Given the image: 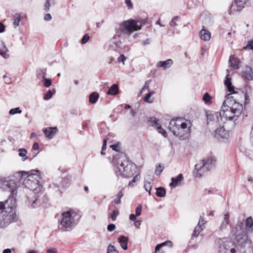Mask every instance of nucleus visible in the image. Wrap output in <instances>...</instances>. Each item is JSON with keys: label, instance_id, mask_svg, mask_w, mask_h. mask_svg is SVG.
Instances as JSON below:
<instances>
[{"label": "nucleus", "instance_id": "nucleus-1", "mask_svg": "<svg viewBox=\"0 0 253 253\" xmlns=\"http://www.w3.org/2000/svg\"><path fill=\"white\" fill-rule=\"evenodd\" d=\"M240 98L226 96L223 103L220 112L209 111L207 113V118L209 126L218 127L215 130V137L219 141L226 143L229 138V132L224 128V125L228 121L235 122L242 114L243 107L242 103L245 105L249 103V96L247 94L241 91L238 93Z\"/></svg>", "mask_w": 253, "mask_h": 253}, {"label": "nucleus", "instance_id": "nucleus-2", "mask_svg": "<svg viewBox=\"0 0 253 253\" xmlns=\"http://www.w3.org/2000/svg\"><path fill=\"white\" fill-rule=\"evenodd\" d=\"M145 19H130L123 21L116 29V34L113 37V43L118 48L122 47L121 39L126 35L129 36L133 32L141 29L142 25L146 23Z\"/></svg>", "mask_w": 253, "mask_h": 253}, {"label": "nucleus", "instance_id": "nucleus-3", "mask_svg": "<svg viewBox=\"0 0 253 253\" xmlns=\"http://www.w3.org/2000/svg\"><path fill=\"white\" fill-rule=\"evenodd\" d=\"M14 176L19 185H22L35 193H39L41 191L42 186L40 182L41 177L39 170H32L30 172L18 171L14 174Z\"/></svg>", "mask_w": 253, "mask_h": 253}, {"label": "nucleus", "instance_id": "nucleus-4", "mask_svg": "<svg viewBox=\"0 0 253 253\" xmlns=\"http://www.w3.org/2000/svg\"><path fill=\"white\" fill-rule=\"evenodd\" d=\"M113 164L117 176L130 177L135 172L136 166L128 160L126 154L120 153L114 157Z\"/></svg>", "mask_w": 253, "mask_h": 253}, {"label": "nucleus", "instance_id": "nucleus-5", "mask_svg": "<svg viewBox=\"0 0 253 253\" xmlns=\"http://www.w3.org/2000/svg\"><path fill=\"white\" fill-rule=\"evenodd\" d=\"M16 203L15 197L13 196H9L4 202H0V228H5L14 221Z\"/></svg>", "mask_w": 253, "mask_h": 253}, {"label": "nucleus", "instance_id": "nucleus-6", "mask_svg": "<svg viewBox=\"0 0 253 253\" xmlns=\"http://www.w3.org/2000/svg\"><path fill=\"white\" fill-rule=\"evenodd\" d=\"M232 234L240 246L241 253H253V244L249 239L244 227L243 223L238 222L232 229Z\"/></svg>", "mask_w": 253, "mask_h": 253}, {"label": "nucleus", "instance_id": "nucleus-7", "mask_svg": "<svg viewBox=\"0 0 253 253\" xmlns=\"http://www.w3.org/2000/svg\"><path fill=\"white\" fill-rule=\"evenodd\" d=\"M190 122L182 119L171 120L169 125V129L173 134L182 140L188 138L190 135Z\"/></svg>", "mask_w": 253, "mask_h": 253}, {"label": "nucleus", "instance_id": "nucleus-8", "mask_svg": "<svg viewBox=\"0 0 253 253\" xmlns=\"http://www.w3.org/2000/svg\"><path fill=\"white\" fill-rule=\"evenodd\" d=\"M77 216V213L73 211L63 212L58 221V229L63 231L71 230L78 222Z\"/></svg>", "mask_w": 253, "mask_h": 253}, {"label": "nucleus", "instance_id": "nucleus-9", "mask_svg": "<svg viewBox=\"0 0 253 253\" xmlns=\"http://www.w3.org/2000/svg\"><path fill=\"white\" fill-rule=\"evenodd\" d=\"M217 253H238L240 251V246L231 240L221 238L216 242Z\"/></svg>", "mask_w": 253, "mask_h": 253}, {"label": "nucleus", "instance_id": "nucleus-10", "mask_svg": "<svg viewBox=\"0 0 253 253\" xmlns=\"http://www.w3.org/2000/svg\"><path fill=\"white\" fill-rule=\"evenodd\" d=\"M216 160L213 157L203 159L195 165L196 177H201L212 169L215 165Z\"/></svg>", "mask_w": 253, "mask_h": 253}, {"label": "nucleus", "instance_id": "nucleus-11", "mask_svg": "<svg viewBox=\"0 0 253 253\" xmlns=\"http://www.w3.org/2000/svg\"><path fill=\"white\" fill-rule=\"evenodd\" d=\"M17 184L12 180H7L5 179H0V189L4 191H10L11 194L9 196H13L16 195Z\"/></svg>", "mask_w": 253, "mask_h": 253}, {"label": "nucleus", "instance_id": "nucleus-12", "mask_svg": "<svg viewBox=\"0 0 253 253\" xmlns=\"http://www.w3.org/2000/svg\"><path fill=\"white\" fill-rule=\"evenodd\" d=\"M149 122L153 126L156 127L159 133L162 134L164 136L165 135L166 132L162 128L159 122V120L156 118L153 117L150 118Z\"/></svg>", "mask_w": 253, "mask_h": 253}, {"label": "nucleus", "instance_id": "nucleus-13", "mask_svg": "<svg viewBox=\"0 0 253 253\" xmlns=\"http://www.w3.org/2000/svg\"><path fill=\"white\" fill-rule=\"evenodd\" d=\"M229 63L230 66L234 69H238L241 67V62L234 55H232L230 56Z\"/></svg>", "mask_w": 253, "mask_h": 253}, {"label": "nucleus", "instance_id": "nucleus-14", "mask_svg": "<svg viewBox=\"0 0 253 253\" xmlns=\"http://www.w3.org/2000/svg\"><path fill=\"white\" fill-rule=\"evenodd\" d=\"M243 77L244 79L249 81L253 79V72L251 67L249 66L245 67L243 70Z\"/></svg>", "mask_w": 253, "mask_h": 253}, {"label": "nucleus", "instance_id": "nucleus-15", "mask_svg": "<svg viewBox=\"0 0 253 253\" xmlns=\"http://www.w3.org/2000/svg\"><path fill=\"white\" fill-rule=\"evenodd\" d=\"M173 64V61L171 59H169L166 61H160L157 63L156 66L158 68H163L166 69L169 68Z\"/></svg>", "mask_w": 253, "mask_h": 253}, {"label": "nucleus", "instance_id": "nucleus-16", "mask_svg": "<svg viewBox=\"0 0 253 253\" xmlns=\"http://www.w3.org/2000/svg\"><path fill=\"white\" fill-rule=\"evenodd\" d=\"M57 129L55 127H47L44 130L45 135L49 139H51L56 134Z\"/></svg>", "mask_w": 253, "mask_h": 253}, {"label": "nucleus", "instance_id": "nucleus-17", "mask_svg": "<svg viewBox=\"0 0 253 253\" xmlns=\"http://www.w3.org/2000/svg\"><path fill=\"white\" fill-rule=\"evenodd\" d=\"M244 7V2L242 0H236L235 4H232L231 7V11H241Z\"/></svg>", "mask_w": 253, "mask_h": 253}, {"label": "nucleus", "instance_id": "nucleus-18", "mask_svg": "<svg viewBox=\"0 0 253 253\" xmlns=\"http://www.w3.org/2000/svg\"><path fill=\"white\" fill-rule=\"evenodd\" d=\"M229 222V215L228 213H226L224 215L223 219L219 226L220 231H222L226 229Z\"/></svg>", "mask_w": 253, "mask_h": 253}, {"label": "nucleus", "instance_id": "nucleus-19", "mask_svg": "<svg viewBox=\"0 0 253 253\" xmlns=\"http://www.w3.org/2000/svg\"><path fill=\"white\" fill-rule=\"evenodd\" d=\"M199 35L201 40L204 41H209L211 38V33L204 29L200 31Z\"/></svg>", "mask_w": 253, "mask_h": 253}, {"label": "nucleus", "instance_id": "nucleus-20", "mask_svg": "<svg viewBox=\"0 0 253 253\" xmlns=\"http://www.w3.org/2000/svg\"><path fill=\"white\" fill-rule=\"evenodd\" d=\"M231 80V78H229L228 75H227L224 81L225 85H226L228 91L231 94L236 93L234 90V86L232 85Z\"/></svg>", "mask_w": 253, "mask_h": 253}, {"label": "nucleus", "instance_id": "nucleus-21", "mask_svg": "<svg viewBox=\"0 0 253 253\" xmlns=\"http://www.w3.org/2000/svg\"><path fill=\"white\" fill-rule=\"evenodd\" d=\"M183 177L182 174H179L175 177L171 178V183H170V186L172 187H176L179 185L181 182L183 180Z\"/></svg>", "mask_w": 253, "mask_h": 253}, {"label": "nucleus", "instance_id": "nucleus-22", "mask_svg": "<svg viewBox=\"0 0 253 253\" xmlns=\"http://www.w3.org/2000/svg\"><path fill=\"white\" fill-rule=\"evenodd\" d=\"M119 244L121 247L124 250H126L127 249V242L128 238L127 237L122 236L118 239Z\"/></svg>", "mask_w": 253, "mask_h": 253}, {"label": "nucleus", "instance_id": "nucleus-23", "mask_svg": "<svg viewBox=\"0 0 253 253\" xmlns=\"http://www.w3.org/2000/svg\"><path fill=\"white\" fill-rule=\"evenodd\" d=\"M153 185V180L152 178L145 179L144 181V187L145 190L148 192L149 195H151V190Z\"/></svg>", "mask_w": 253, "mask_h": 253}, {"label": "nucleus", "instance_id": "nucleus-24", "mask_svg": "<svg viewBox=\"0 0 253 253\" xmlns=\"http://www.w3.org/2000/svg\"><path fill=\"white\" fill-rule=\"evenodd\" d=\"M8 50L6 47L5 43L2 41H0V55L2 56L4 58L7 56V52Z\"/></svg>", "mask_w": 253, "mask_h": 253}, {"label": "nucleus", "instance_id": "nucleus-25", "mask_svg": "<svg viewBox=\"0 0 253 253\" xmlns=\"http://www.w3.org/2000/svg\"><path fill=\"white\" fill-rule=\"evenodd\" d=\"M246 228L250 232H253V219L252 217L247 218L245 222Z\"/></svg>", "mask_w": 253, "mask_h": 253}, {"label": "nucleus", "instance_id": "nucleus-26", "mask_svg": "<svg viewBox=\"0 0 253 253\" xmlns=\"http://www.w3.org/2000/svg\"><path fill=\"white\" fill-rule=\"evenodd\" d=\"M118 85L117 84H114L110 87L107 94L112 95H115L118 93Z\"/></svg>", "mask_w": 253, "mask_h": 253}, {"label": "nucleus", "instance_id": "nucleus-27", "mask_svg": "<svg viewBox=\"0 0 253 253\" xmlns=\"http://www.w3.org/2000/svg\"><path fill=\"white\" fill-rule=\"evenodd\" d=\"M172 245H173V244H172V243L171 241H166L165 242H163L162 243L158 244L156 246V247L155 248V252H157L158 251H159L160 248H161L162 247H163L164 246H167L171 248L172 247Z\"/></svg>", "mask_w": 253, "mask_h": 253}, {"label": "nucleus", "instance_id": "nucleus-28", "mask_svg": "<svg viewBox=\"0 0 253 253\" xmlns=\"http://www.w3.org/2000/svg\"><path fill=\"white\" fill-rule=\"evenodd\" d=\"M99 96V94L96 92H94L90 94L89 97V100L90 103L92 104L95 103L98 100Z\"/></svg>", "mask_w": 253, "mask_h": 253}, {"label": "nucleus", "instance_id": "nucleus-29", "mask_svg": "<svg viewBox=\"0 0 253 253\" xmlns=\"http://www.w3.org/2000/svg\"><path fill=\"white\" fill-rule=\"evenodd\" d=\"M14 21L13 22V26L15 28L19 25V22L21 20V16L19 13H15L14 16Z\"/></svg>", "mask_w": 253, "mask_h": 253}, {"label": "nucleus", "instance_id": "nucleus-30", "mask_svg": "<svg viewBox=\"0 0 253 253\" xmlns=\"http://www.w3.org/2000/svg\"><path fill=\"white\" fill-rule=\"evenodd\" d=\"M166 191L163 187H160L156 188V195L159 197H164L166 196Z\"/></svg>", "mask_w": 253, "mask_h": 253}, {"label": "nucleus", "instance_id": "nucleus-31", "mask_svg": "<svg viewBox=\"0 0 253 253\" xmlns=\"http://www.w3.org/2000/svg\"><path fill=\"white\" fill-rule=\"evenodd\" d=\"M18 152L19 156L22 158V160L23 161H25L28 159L27 156V151L26 149L24 148H20L18 149Z\"/></svg>", "mask_w": 253, "mask_h": 253}, {"label": "nucleus", "instance_id": "nucleus-32", "mask_svg": "<svg viewBox=\"0 0 253 253\" xmlns=\"http://www.w3.org/2000/svg\"><path fill=\"white\" fill-rule=\"evenodd\" d=\"M205 228V226H202V225L198 224L195 227V230L193 233V236L198 237L201 232Z\"/></svg>", "mask_w": 253, "mask_h": 253}, {"label": "nucleus", "instance_id": "nucleus-33", "mask_svg": "<svg viewBox=\"0 0 253 253\" xmlns=\"http://www.w3.org/2000/svg\"><path fill=\"white\" fill-rule=\"evenodd\" d=\"M211 99H212V97L209 94V93L206 92V93L204 94L203 97V100L206 104H211L212 102Z\"/></svg>", "mask_w": 253, "mask_h": 253}, {"label": "nucleus", "instance_id": "nucleus-34", "mask_svg": "<svg viewBox=\"0 0 253 253\" xmlns=\"http://www.w3.org/2000/svg\"><path fill=\"white\" fill-rule=\"evenodd\" d=\"M55 93V90L54 89L52 90H49L43 96V99L45 100H48L50 99L52 95Z\"/></svg>", "mask_w": 253, "mask_h": 253}, {"label": "nucleus", "instance_id": "nucleus-35", "mask_svg": "<svg viewBox=\"0 0 253 253\" xmlns=\"http://www.w3.org/2000/svg\"><path fill=\"white\" fill-rule=\"evenodd\" d=\"M179 19L180 17L177 16L173 17L169 23L170 27L175 28L177 26V22L179 21Z\"/></svg>", "mask_w": 253, "mask_h": 253}, {"label": "nucleus", "instance_id": "nucleus-36", "mask_svg": "<svg viewBox=\"0 0 253 253\" xmlns=\"http://www.w3.org/2000/svg\"><path fill=\"white\" fill-rule=\"evenodd\" d=\"M107 253H119L114 245L110 244L107 248Z\"/></svg>", "mask_w": 253, "mask_h": 253}, {"label": "nucleus", "instance_id": "nucleus-37", "mask_svg": "<svg viewBox=\"0 0 253 253\" xmlns=\"http://www.w3.org/2000/svg\"><path fill=\"white\" fill-rule=\"evenodd\" d=\"M42 79L43 84L45 87H48L51 85L52 84V81L51 79L46 78L44 75L42 76Z\"/></svg>", "mask_w": 253, "mask_h": 253}, {"label": "nucleus", "instance_id": "nucleus-38", "mask_svg": "<svg viewBox=\"0 0 253 253\" xmlns=\"http://www.w3.org/2000/svg\"><path fill=\"white\" fill-rule=\"evenodd\" d=\"M21 113L22 110L19 107L11 109L9 112V114L11 115H15L16 114H21Z\"/></svg>", "mask_w": 253, "mask_h": 253}, {"label": "nucleus", "instance_id": "nucleus-39", "mask_svg": "<svg viewBox=\"0 0 253 253\" xmlns=\"http://www.w3.org/2000/svg\"><path fill=\"white\" fill-rule=\"evenodd\" d=\"M124 194L122 191H120L117 196V198L115 199L113 202L116 204H121V199L123 197Z\"/></svg>", "mask_w": 253, "mask_h": 253}, {"label": "nucleus", "instance_id": "nucleus-40", "mask_svg": "<svg viewBox=\"0 0 253 253\" xmlns=\"http://www.w3.org/2000/svg\"><path fill=\"white\" fill-rule=\"evenodd\" d=\"M150 82V80H148L145 82V85H144L143 87L142 88L140 93L138 95V96H140L141 95L144 90L148 89Z\"/></svg>", "mask_w": 253, "mask_h": 253}, {"label": "nucleus", "instance_id": "nucleus-41", "mask_svg": "<svg viewBox=\"0 0 253 253\" xmlns=\"http://www.w3.org/2000/svg\"><path fill=\"white\" fill-rule=\"evenodd\" d=\"M119 211L118 210H114L112 213L110 214V217L111 218L112 221H115L117 217L119 214Z\"/></svg>", "mask_w": 253, "mask_h": 253}, {"label": "nucleus", "instance_id": "nucleus-42", "mask_svg": "<svg viewBox=\"0 0 253 253\" xmlns=\"http://www.w3.org/2000/svg\"><path fill=\"white\" fill-rule=\"evenodd\" d=\"M154 93L155 92L154 91H151L148 93L144 98V101L148 103H152V101H150L149 99Z\"/></svg>", "mask_w": 253, "mask_h": 253}, {"label": "nucleus", "instance_id": "nucleus-43", "mask_svg": "<svg viewBox=\"0 0 253 253\" xmlns=\"http://www.w3.org/2000/svg\"><path fill=\"white\" fill-rule=\"evenodd\" d=\"M163 170V167L161 165H159L155 170V174L159 175L161 174Z\"/></svg>", "mask_w": 253, "mask_h": 253}, {"label": "nucleus", "instance_id": "nucleus-44", "mask_svg": "<svg viewBox=\"0 0 253 253\" xmlns=\"http://www.w3.org/2000/svg\"><path fill=\"white\" fill-rule=\"evenodd\" d=\"M142 211V206L141 205L138 206L135 210V215L138 216L141 215Z\"/></svg>", "mask_w": 253, "mask_h": 253}, {"label": "nucleus", "instance_id": "nucleus-45", "mask_svg": "<svg viewBox=\"0 0 253 253\" xmlns=\"http://www.w3.org/2000/svg\"><path fill=\"white\" fill-rule=\"evenodd\" d=\"M50 6V0H46V1L44 5V10L47 12L49 10Z\"/></svg>", "mask_w": 253, "mask_h": 253}, {"label": "nucleus", "instance_id": "nucleus-46", "mask_svg": "<svg viewBox=\"0 0 253 253\" xmlns=\"http://www.w3.org/2000/svg\"><path fill=\"white\" fill-rule=\"evenodd\" d=\"M89 38L90 37L88 34L84 35L81 41L82 44H85L89 40Z\"/></svg>", "mask_w": 253, "mask_h": 253}, {"label": "nucleus", "instance_id": "nucleus-47", "mask_svg": "<svg viewBox=\"0 0 253 253\" xmlns=\"http://www.w3.org/2000/svg\"><path fill=\"white\" fill-rule=\"evenodd\" d=\"M248 48L253 50V40L249 41L247 45L244 47L245 49Z\"/></svg>", "mask_w": 253, "mask_h": 253}, {"label": "nucleus", "instance_id": "nucleus-48", "mask_svg": "<svg viewBox=\"0 0 253 253\" xmlns=\"http://www.w3.org/2000/svg\"><path fill=\"white\" fill-rule=\"evenodd\" d=\"M111 147L112 148V149L116 152H119L121 150V148L119 146V144H115L114 145H112L111 146Z\"/></svg>", "mask_w": 253, "mask_h": 253}, {"label": "nucleus", "instance_id": "nucleus-49", "mask_svg": "<svg viewBox=\"0 0 253 253\" xmlns=\"http://www.w3.org/2000/svg\"><path fill=\"white\" fill-rule=\"evenodd\" d=\"M126 58L124 54H121L118 58V62L119 63L122 62L123 65L125 64V61Z\"/></svg>", "mask_w": 253, "mask_h": 253}, {"label": "nucleus", "instance_id": "nucleus-50", "mask_svg": "<svg viewBox=\"0 0 253 253\" xmlns=\"http://www.w3.org/2000/svg\"><path fill=\"white\" fill-rule=\"evenodd\" d=\"M125 3L126 4L128 9H131L133 8V4L131 0H125Z\"/></svg>", "mask_w": 253, "mask_h": 253}, {"label": "nucleus", "instance_id": "nucleus-51", "mask_svg": "<svg viewBox=\"0 0 253 253\" xmlns=\"http://www.w3.org/2000/svg\"><path fill=\"white\" fill-rule=\"evenodd\" d=\"M207 221H206L205 218L203 216H200L199 221L198 222V224L202 225V226H205L204 225L206 223Z\"/></svg>", "mask_w": 253, "mask_h": 253}, {"label": "nucleus", "instance_id": "nucleus-52", "mask_svg": "<svg viewBox=\"0 0 253 253\" xmlns=\"http://www.w3.org/2000/svg\"><path fill=\"white\" fill-rule=\"evenodd\" d=\"M116 228V226L114 224L111 223L107 226V230L110 232L113 231Z\"/></svg>", "mask_w": 253, "mask_h": 253}, {"label": "nucleus", "instance_id": "nucleus-53", "mask_svg": "<svg viewBox=\"0 0 253 253\" xmlns=\"http://www.w3.org/2000/svg\"><path fill=\"white\" fill-rule=\"evenodd\" d=\"M46 253H57V250L56 248H51L46 250Z\"/></svg>", "mask_w": 253, "mask_h": 253}, {"label": "nucleus", "instance_id": "nucleus-54", "mask_svg": "<svg viewBox=\"0 0 253 253\" xmlns=\"http://www.w3.org/2000/svg\"><path fill=\"white\" fill-rule=\"evenodd\" d=\"M137 176L138 175H136L133 179H132V180L131 181H130L128 183V185L129 186H133V185L132 184L133 183H134L135 182V181L138 179H137Z\"/></svg>", "mask_w": 253, "mask_h": 253}, {"label": "nucleus", "instance_id": "nucleus-55", "mask_svg": "<svg viewBox=\"0 0 253 253\" xmlns=\"http://www.w3.org/2000/svg\"><path fill=\"white\" fill-rule=\"evenodd\" d=\"M44 19L45 21H49L51 19V16L50 14H46L45 15Z\"/></svg>", "mask_w": 253, "mask_h": 253}, {"label": "nucleus", "instance_id": "nucleus-56", "mask_svg": "<svg viewBox=\"0 0 253 253\" xmlns=\"http://www.w3.org/2000/svg\"><path fill=\"white\" fill-rule=\"evenodd\" d=\"M106 145H107V139H105L103 140V144L102 147V151H104L106 149Z\"/></svg>", "mask_w": 253, "mask_h": 253}, {"label": "nucleus", "instance_id": "nucleus-57", "mask_svg": "<svg viewBox=\"0 0 253 253\" xmlns=\"http://www.w3.org/2000/svg\"><path fill=\"white\" fill-rule=\"evenodd\" d=\"M141 220H137L135 222L134 225L137 229L139 228V226L141 224Z\"/></svg>", "mask_w": 253, "mask_h": 253}, {"label": "nucleus", "instance_id": "nucleus-58", "mask_svg": "<svg viewBox=\"0 0 253 253\" xmlns=\"http://www.w3.org/2000/svg\"><path fill=\"white\" fill-rule=\"evenodd\" d=\"M33 149L35 150H37L39 149V144L37 142L34 143L33 145Z\"/></svg>", "mask_w": 253, "mask_h": 253}, {"label": "nucleus", "instance_id": "nucleus-59", "mask_svg": "<svg viewBox=\"0 0 253 253\" xmlns=\"http://www.w3.org/2000/svg\"><path fill=\"white\" fill-rule=\"evenodd\" d=\"M4 25L2 23L0 22V33L3 32L4 30Z\"/></svg>", "mask_w": 253, "mask_h": 253}, {"label": "nucleus", "instance_id": "nucleus-60", "mask_svg": "<svg viewBox=\"0 0 253 253\" xmlns=\"http://www.w3.org/2000/svg\"><path fill=\"white\" fill-rule=\"evenodd\" d=\"M38 202V198H36V199L32 202V207L33 208H35V205L37 204V203Z\"/></svg>", "mask_w": 253, "mask_h": 253}, {"label": "nucleus", "instance_id": "nucleus-61", "mask_svg": "<svg viewBox=\"0 0 253 253\" xmlns=\"http://www.w3.org/2000/svg\"><path fill=\"white\" fill-rule=\"evenodd\" d=\"M136 217L137 216L135 215V214H131L129 215V219H130V220L133 221L136 219Z\"/></svg>", "mask_w": 253, "mask_h": 253}, {"label": "nucleus", "instance_id": "nucleus-62", "mask_svg": "<svg viewBox=\"0 0 253 253\" xmlns=\"http://www.w3.org/2000/svg\"><path fill=\"white\" fill-rule=\"evenodd\" d=\"M149 43H150V42H149V39L145 40V41H144L143 42V43H142L143 45H146L147 44H149Z\"/></svg>", "mask_w": 253, "mask_h": 253}, {"label": "nucleus", "instance_id": "nucleus-63", "mask_svg": "<svg viewBox=\"0 0 253 253\" xmlns=\"http://www.w3.org/2000/svg\"><path fill=\"white\" fill-rule=\"evenodd\" d=\"M11 250L9 249H5L3 251V253H11Z\"/></svg>", "mask_w": 253, "mask_h": 253}, {"label": "nucleus", "instance_id": "nucleus-64", "mask_svg": "<svg viewBox=\"0 0 253 253\" xmlns=\"http://www.w3.org/2000/svg\"><path fill=\"white\" fill-rule=\"evenodd\" d=\"M28 253H38V252L36 250H30Z\"/></svg>", "mask_w": 253, "mask_h": 253}]
</instances>
